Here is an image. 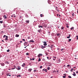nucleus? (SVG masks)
Returning <instances> with one entry per match:
<instances>
[{"label":"nucleus","instance_id":"f03ea898","mask_svg":"<svg viewBox=\"0 0 78 78\" xmlns=\"http://www.w3.org/2000/svg\"><path fill=\"white\" fill-rule=\"evenodd\" d=\"M42 56V54H39L38 55V58H40L41 56Z\"/></svg>","mask_w":78,"mask_h":78},{"label":"nucleus","instance_id":"ddd939ff","mask_svg":"<svg viewBox=\"0 0 78 78\" xmlns=\"http://www.w3.org/2000/svg\"><path fill=\"white\" fill-rule=\"evenodd\" d=\"M47 45V44L46 42L44 43V46H46V45Z\"/></svg>","mask_w":78,"mask_h":78},{"label":"nucleus","instance_id":"e2e57ef3","mask_svg":"<svg viewBox=\"0 0 78 78\" xmlns=\"http://www.w3.org/2000/svg\"><path fill=\"white\" fill-rule=\"evenodd\" d=\"M54 72H56V71H54Z\"/></svg>","mask_w":78,"mask_h":78},{"label":"nucleus","instance_id":"de8ad7c7","mask_svg":"<svg viewBox=\"0 0 78 78\" xmlns=\"http://www.w3.org/2000/svg\"><path fill=\"white\" fill-rule=\"evenodd\" d=\"M6 63H7V64H9V62H6Z\"/></svg>","mask_w":78,"mask_h":78},{"label":"nucleus","instance_id":"c85d7f7f","mask_svg":"<svg viewBox=\"0 0 78 78\" xmlns=\"http://www.w3.org/2000/svg\"><path fill=\"white\" fill-rule=\"evenodd\" d=\"M0 23H3V21H0Z\"/></svg>","mask_w":78,"mask_h":78},{"label":"nucleus","instance_id":"bf43d9fd","mask_svg":"<svg viewBox=\"0 0 78 78\" xmlns=\"http://www.w3.org/2000/svg\"><path fill=\"white\" fill-rule=\"evenodd\" d=\"M76 37H78V36H76Z\"/></svg>","mask_w":78,"mask_h":78},{"label":"nucleus","instance_id":"5fc2aeb1","mask_svg":"<svg viewBox=\"0 0 78 78\" xmlns=\"http://www.w3.org/2000/svg\"><path fill=\"white\" fill-rule=\"evenodd\" d=\"M20 42L21 43H22V41H20Z\"/></svg>","mask_w":78,"mask_h":78},{"label":"nucleus","instance_id":"603ef678","mask_svg":"<svg viewBox=\"0 0 78 78\" xmlns=\"http://www.w3.org/2000/svg\"><path fill=\"white\" fill-rule=\"evenodd\" d=\"M67 66H68V67H69V66H70V65H67Z\"/></svg>","mask_w":78,"mask_h":78},{"label":"nucleus","instance_id":"aec40b11","mask_svg":"<svg viewBox=\"0 0 78 78\" xmlns=\"http://www.w3.org/2000/svg\"><path fill=\"white\" fill-rule=\"evenodd\" d=\"M16 36L17 37H19V35L16 34Z\"/></svg>","mask_w":78,"mask_h":78},{"label":"nucleus","instance_id":"0e129e2a","mask_svg":"<svg viewBox=\"0 0 78 78\" xmlns=\"http://www.w3.org/2000/svg\"><path fill=\"white\" fill-rule=\"evenodd\" d=\"M53 58H56V57H54V56H53Z\"/></svg>","mask_w":78,"mask_h":78},{"label":"nucleus","instance_id":"a878e982","mask_svg":"<svg viewBox=\"0 0 78 78\" xmlns=\"http://www.w3.org/2000/svg\"><path fill=\"white\" fill-rule=\"evenodd\" d=\"M5 37H6V35H4L3 37L4 38H5Z\"/></svg>","mask_w":78,"mask_h":78},{"label":"nucleus","instance_id":"8fccbe9b","mask_svg":"<svg viewBox=\"0 0 78 78\" xmlns=\"http://www.w3.org/2000/svg\"><path fill=\"white\" fill-rule=\"evenodd\" d=\"M28 39H31V38H30V37H28Z\"/></svg>","mask_w":78,"mask_h":78},{"label":"nucleus","instance_id":"69168bd1","mask_svg":"<svg viewBox=\"0 0 78 78\" xmlns=\"http://www.w3.org/2000/svg\"><path fill=\"white\" fill-rule=\"evenodd\" d=\"M76 39H77V40H78V37Z\"/></svg>","mask_w":78,"mask_h":78},{"label":"nucleus","instance_id":"2eb2a0df","mask_svg":"<svg viewBox=\"0 0 78 78\" xmlns=\"http://www.w3.org/2000/svg\"><path fill=\"white\" fill-rule=\"evenodd\" d=\"M61 62V60L60 59H58V63H59V62Z\"/></svg>","mask_w":78,"mask_h":78},{"label":"nucleus","instance_id":"864d4df0","mask_svg":"<svg viewBox=\"0 0 78 78\" xmlns=\"http://www.w3.org/2000/svg\"><path fill=\"white\" fill-rule=\"evenodd\" d=\"M76 73H78V71L76 72Z\"/></svg>","mask_w":78,"mask_h":78},{"label":"nucleus","instance_id":"4c0bfd02","mask_svg":"<svg viewBox=\"0 0 78 78\" xmlns=\"http://www.w3.org/2000/svg\"><path fill=\"white\" fill-rule=\"evenodd\" d=\"M23 41H24V42H25V40L24 39H23Z\"/></svg>","mask_w":78,"mask_h":78},{"label":"nucleus","instance_id":"f3484780","mask_svg":"<svg viewBox=\"0 0 78 78\" xmlns=\"http://www.w3.org/2000/svg\"><path fill=\"white\" fill-rule=\"evenodd\" d=\"M70 34H69V37H67V38L69 39V38H70Z\"/></svg>","mask_w":78,"mask_h":78},{"label":"nucleus","instance_id":"7ed1b4c3","mask_svg":"<svg viewBox=\"0 0 78 78\" xmlns=\"http://www.w3.org/2000/svg\"><path fill=\"white\" fill-rule=\"evenodd\" d=\"M41 48H42V49H44V48H46V47L45 46L42 45L41 46Z\"/></svg>","mask_w":78,"mask_h":78},{"label":"nucleus","instance_id":"e433bc0d","mask_svg":"<svg viewBox=\"0 0 78 78\" xmlns=\"http://www.w3.org/2000/svg\"><path fill=\"white\" fill-rule=\"evenodd\" d=\"M9 50H7V52H9Z\"/></svg>","mask_w":78,"mask_h":78},{"label":"nucleus","instance_id":"a211bd4d","mask_svg":"<svg viewBox=\"0 0 78 78\" xmlns=\"http://www.w3.org/2000/svg\"><path fill=\"white\" fill-rule=\"evenodd\" d=\"M30 60L31 61V60H33V61H34V58H32V59L30 58Z\"/></svg>","mask_w":78,"mask_h":78},{"label":"nucleus","instance_id":"09e8293b","mask_svg":"<svg viewBox=\"0 0 78 78\" xmlns=\"http://www.w3.org/2000/svg\"><path fill=\"white\" fill-rule=\"evenodd\" d=\"M34 72H36V70H34Z\"/></svg>","mask_w":78,"mask_h":78},{"label":"nucleus","instance_id":"f704fd0d","mask_svg":"<svg viewBox=\"0 0 78 78\" xmlns=\"http://www.w3.org/2000/svg\"><path fill=\"white\" fill-rule=\"evenodd\" d=\"M68 77L69 78H72V77H71V76H68Z\"/></svg>","mask_w":78,"mask_h":78},{"label":"nucleus","instance_id":"393cba45","mask_svg":"<svg viewBox=\"0 0 78 78\" xmlns=\"http://www.w3.org/2000/svg\"><path fill=\"white\" fill-rule=\"evenodd\" d=\"M41 61V58H39V59L38 61Z\"/></svg>","mask_w":78,"mask_h":78},{"label":"nucleus","instance_id":"a18cd8bd","mask_svg":"<svg viewBox=\"0 0 78 78\" xmlns=\"http://www.w3.org/2000/svg\"><path fill=\"white\" fill-rule=\"evenodd\" d=\"M43 43H45L46 42H47L46 41L45 42L44 41L43 42Z\"/></svg>","mask_w":78,"mask_h":78},{"label":"nucleus","instance_id":"72a5a7b5","mask_svg":"<svg viewBox=\"0 0 78 78\" xmlns=\"http://www.w3.org/2000/svg\"><path fill=\"white\" fill-rule=\"evenodd\" d=\"M48 3H49V4H50V1H48Z\"/></svg>","mask_w":78,"mask_h":78},{"label":"nucleus","instance_id":"f8f14e48","mask_svg":"<svg viewBox=\"0 0 78 78\" xmlns=\"http://www.w3.org/2000/svg\"><path fill=\"white\" fill-rule=\"evenodd\" d=\"M47 25L46 24H44L43 25V26L44 27H45V28H46V27H47Z\"/></svg>","mask_w":78,"mask_h":78},{"label":"nucleus","instance_id":"680f3d73","mask_svg":"<svg viewBox=\"0 0 78 78\" xmlns=\"http://www.w3.org/2000/svg\"><path fill=\"white\" fill-rule=\"evenodd\" d=\"M2 41L3 42H4V41L3 40H2Z\"/></svg>","mask_w":78,"mask_h":78},{"label":"nucleus","instance_id":"a19ab883","mask_svg":"<svg viewBox=\"0 0 78 78\" xmlns=\"http://www.w3.org/2000/svg\"><path fill=\"white\" fill-rule=\"evenodd\" d=\"M72 70H73V68L71 69V70L70 71L71 72H72Z\"/></svg>","mask_w":78,"mask_h":78},{"label":"nucleus","instance_id":"338daca9","mask_svg":"<svg viewBox=\"0 0 78 78\" xmlns=\"http://www.w3.org/2000/svg\"><path fill=\"white\" fill-rule=\"evenodd\" d=\"M9 76H11V75H9Z\"/></svg>","mask_w":78,"mask_h":78},{"label":"nucleus","instance_id":"37998d69","mask_svg":"<svg viewBox=\"0 0 78 78\" xmlns=\"http://www.w3.org/2000/svg\"><path fill=\"white\" fill-rule=\"evenodd\" d=\"M73 14H74V13H73V14H72V16H74V15H73Z\"/></svg>","mask_w":78,"mask_h":78},{"label":"nucleus","instance_id":"7c9ffc66","mask_svg":"<svg viewBox=\"0 0 78 78\" xmlns=\"http://www.w3.org/2000/svg\"><path fill=\"white\" fill-rule=\"evenodd\" d=\"M71 39H69V40L68 41V42H70L71 41Z\"/></svg>","mask_w":78,"mask_h":78},{"label":"nucleus","instance_id":"cd10ccee","mask_svg":"<svg viewBox=\"0 0 78 78\" xmlns=\"http://www.w3.org/2000/svg\"><path fill=\"white\" fill-rule=\"evenodd\" d=\"M6 75L7 76H9V74L8 73H7L6 74Z\"/></svg>","mask_w":78,"mask_h":78},{"label":"nucleus","instance_id":"49530a36","mask_svg":"<svg viewBox=\"0 0 78 78\" xmlns=\"http://www.w3.org/2000/svg\"><path fill=\"white\" fill-rule=\"evenodd\" d=\"M47 59H49V57H47Z\"/></svg>","mask_w":78,"mask_h":78},{"label":"nucleus","instance_id":"6e6552de","mask_svg":"<svg viewBox=\"0 0 78 78\" xmlns=\"http://www.w3.org/2000/svg\"><path fill=\"white\" fill-rule=\"evenodd\" d=\"M29 42H34V41L33 40H31L29 41Z\"/></svg>","mask_w":78,"mask_h":78},{"label":"nucleus","instance_id":"bb28decb","mask_svg":"<svg viewBox=\"0 0 78 78\" xmlns=\"http://www.w3.org/2000/svg\"><path fill=\"white\" fill-rule=\"evenodd\" d=\"M59 35H60V34H57V36H59Z\"/></svg>","mask_w":78,"mask_h":78},{"label":"nucleus","instance_id":"9b49d317","mask_svg":"<svg viewBox=\"0 0 78 78\" xmlns=\"http://www.w3.org/2000/svg\"><path fill=\"white\" fill-rule=\"evenodd\" d=\"M43 71H45L46 72H47V69H43Z\"/></svg>","mask_w":78,"mask_h":78},{"label":"nucleus","instance_id":"0eeeda50","mask_svg":"<svg viewBox=\"0 0 78 78\" xmlns=\"http://www.w3.org/2000/svg\"><path fill=\"white\" fill-rule=\"evenodd\" d=\"M8 36H6V38L5 39V41H8Z\"/></svg>","mask_w":78,"mask_h":78},{"label":"nucleus","instance_id":"c9c22d12","mask_svg":"<svg viewBox=\"0 0 78 78\" xmlns=\"http://www.w3.org/2000/svg\"><path fill=\"white\" fill-rule=\"evenodd\" d=\"M64 49L63 48L62 49L61 51H63L64 50Z\"/></svg>","mask_w":78,"mask_h":78},{"label":"nucleus","instance_id":"473e14b6","mask_svg":"<svg viewBox=\"0 0 78 78\" xmlns=\"http://www.w3.org/2000/svg\"><path fill=\"white\" fill-rule=\"evenodd\" d=\"M26 18H28V17H29L27 15L26 16Z\"/></svg>","mask_w":78,"mask_h":78},{"label":"nucleus","instance_id":"dca6fc26","mask_svg":"<svg viewBox=\"0 0 78 78\" xmlns=\"http://www.w3.org/2000/svg\"><path fill=\"white\" fill-rule=\"evenodd\" d=\"M1 65L2 66H5V64L2 63Z\"/></svg>","mask_w":78,"mask_h":78},{"label":"nucleus","instance_id":"ea45409f","mask_svg":"<svg viewBox=\"0 0 78 78\" xmlns=\"http://www.w3.org/2000/svg\"><path fill=\"white\" fill-rule=\"evenodd\" d=\"M40 69H42V66H41L40 67Z\"/></svg>","mask_w":78,"mask_h":78},{"label":"nucleus","instance_id":"774afa93","mask_svg":"<svg viewBox=\"0 0 78 78\" xmlns=\"http://www.w3.org/2000/svg\"><path fill=\"white\" fill-rule=\"evenodd\" d=\"M53 45H51V47H53Z\"/></svg>","mask_w":78,"mask_h":78},{"label":"nucleus","instance_id":"c756f323","mask_svg":"<svg viewBox=\"0 0 78 78\" xmlns=\"http://www.w3.org/2000/svg\"><path fill=\"white\" fill-rule=\"evenodd\" d=\"M73 28H73V27H71V29L72 30H73Z\"/></svg>","mask_w":78,"mask_h":78},{"label":"nucleus","instance_id":"1a4fd4ad","mask_svg":"<svg viewBox=\"0 0 78 78\" xmlns=\"http://www.w3.org/2000/svg\"><path fill=\"white\" fill-rule=\"evenodd\" d=\"M73 76H76V74H75V72H73Z\"/></svg>","mask_w":78,"mask_h":78},{"label":"nucleus","instance_id":"4be33fe9","mask_svg":"<svg viewBox=\"0 0 78 78\" xmlns=\"http://www.w3.org/2000/svg\"><path fill=\"white\" fill-rule=\"evenodd\" d=\"M14 68L12 69V70H14V69H15V68H16V67L15 66H14Z\"/></svg>","mask_w":78,"mask_h":78},{"label":"nucleus","instance_id":"9d476101","mask_svg":"<svg viewBox=\"0 0 78 78\" xmlns=\"http://www.w3.org/2000/svg\"><path fill=\"white\" fill-rule=\"evenodd\" d=\"M26 23H29L30 22L29 21V20H27L26 21Z\"/></svg>","mask_w":78,"mask_h":78},{"label":"nucleus","instance_id":"13d9d810","mask_svg":"<svg viewBox=\"0 0 78 78\" xmlns=\"http://www.w3.org/2000/svg\"><path fill=\"white\" fill-rule=\"evenodd\" d=\"M27 46H29V44H28Z\"/></svg>","mask_w":78,"mask_h":78},{"label":"nucleus","instance_id":"58836bf2","mask_svg":"<svg viewBox=\"0 0 78 78\" xmlns=\"http://www.w3.org/2000/svg\"><path fill=\"white\" fill-rule=\"evenodd\" d=\"M48 70H50V67H48L47 69Z\"/></svg>","mask_w":78,"mask_h":78},{"label":"nucleus","instance_id":"5701e85b","mask_svg":"<svg viewBox=\"0 0 78 78\" xmlns=\"http://www.w3.org/2000/svg\"><path fill=\"white\" fill-rule=\"evenodd\" d=\"M38 32H39V33H41V30H38Z\"/></svg>","mask_w":78,"mask_h":78},{"label":"nucleus","instance_id":"4468645a","mask_svg":"<svg viewBox=\"0 0 78 78\" xmlns=\"http://www.w3.org/2000/svg\"><path fill=\"white\" fill-rule=\"evenodd\" d=\"M38 27L39 28H43V27L42 26H38Z\"/></svg>","mask_w":78,"mask_h":78},{"label":"nucleus","instance_id":"20e7f679","mask_svg":"<svg viewBox=\"0 0 78 78\" xmlns=\"http://www.w3.org/2000/svg\"><path fill=\"white\" fill-rule=\"evenodd\" d=\"M28 44V42H25L24 44V46H25L26 45H27V44Z\"/></svg>","mask_w":78,"mask_h":78},{"label":"nucleus","instance_id":"79ce46f5","mask_svg":"<svg viewBox=\"0 0 78 78\" xmlns=\"http://www.w3.org/2000/svg\"><path fill=\"white\" fill-rule=\"evenodd\" d=\"M66 27L67 28H69V26H68V25L66 26Z\"/></svg>","mask_w":78,"mask_h":78},{"label":"nucleus","instance_id":"423d86ee","mask_svg":"<svg viewBox=\"0 0 78 78\" xmlns=\"http://www.w3.org/2000/svg\"><path fill=\"white\" fill-rule=\"evenodd\" d=\"M26 65L25 64V63H24L23 65H22V67H25Z\"/></svg>","mask_w":78,"mask_h":78},{"label":"nucleus","instance_id":"c03bdc74","mask_svg":"<svg viewBox=\"0 0 78 78\" xmlns=\"http://www.w3.org/2000/svg\"><path fill=\"white\" fill-rule=\"evenodd\" d=\"M63 78H66V76H63Z\"/></svg>","mask_w":78,"mask_h":78},{"label":"nucleus","instance_id":"2f4dec72","mask_svg":"<svg viewBox=\"0 0 78 78\" xmlns=\"http://www.w3.org/2000/svg\"><path fill=\"white\" fill-rule=\"evenodd\" d=\"M26 55H29V53H26Z\"/></svg>","mask_w":78,"mask_h":78},{"label":"nucleus","instance_id":"412c9836","mask_svg":"<svg viewBox=\"0 0 78 78\" xmlns=\"http://www.w3.org/2000/svg\"><path fill=\"white\" fill-rule=\"evenodd\" d=\"M31 70H32V69H29V72H31Z\"/></svg>","mask_w":78,"mask_h":78},{"label":"nucleus","instance_id":"6ab92c4d","mask_svg":"<svg viewBox=\"0 0 78 78\" xmlns=\"http://www.w3.org/2000/svg\"><path fill=\"white\" fill-rule=\"evenodd\" d=\"M40 16L41 17H43V15H42V14H41Z\"/></svg>","mask_w":78,"mask_h":78},{"label":"nucleus","instance_id":"f257e3e1","mask_svg":"<svg viewBox=\"0 0 78 78\" xmlns=\"http://www.w3.org/2000/svg\"><path fill=\"white\" fill-rule=\"evenodd\" d=\"M20 69H21V67L20 66H18V67L17 68V69L18 70H20Z\"/></svg>","mask_w":78,"mask_h":78},{"label":"nucleus","instance_id":"3c124183","mask_svg":"<svg viewBox=\"0 0 78 78\" xmlns=\"http://www.w3.org/2000/svg\"><path fill=\"white\" fill-rule=\"evenodd\" d=\"M19 76H20V75H19V76H17V77H18Z\"/></svg>","mask_w":78,"mask_h":78},{"label":"nucleus","instance_id":"052dcab7","mask_svg":"<svg viewBox=\"0 0 78 78\" xmlns=\"http://www.w3.org/2000/svg\"><path fill=\"white\" fill-rule=\"evenodd\" d=\"M51 48H53V47H52L51 46Z\"/></svg>","mask_w":78,"mask_h":78},{"label":"nucleus","instance_id":"39448f33","mask_svg":"<svg viewBox=\"0 0 78 78\" xmlns=\"http://www.w3.org/2000/svg\"><path fill=\"white\" fill-rule=\"evenodd\" d=\"M3 17L4 18V19H7V17H6V16L5 15H4L3 16Z\"/></svg>","mask_w":78,"mask_h":78},{"label":"nucleus","instance_id":"4d7b16f0","mask_svg":"<svg viewBox=\"0 0 78 78\" xmlns=\"http://www.w3.org/2000/svg\"><path fill=\"white\" fill-rule=\"evenodd\" d=\"M64 75H65V76H66V75L65 74H64Z\"/></svg>","mask_w":78,"mask_h":78},{"label":"nucleus","instance_id":"6e6d98bb","mask_svg":"<svg viewBox=\"0 0 78 78\" xmlns=\"http://www.w3.org/2000/svg\"><path fill=\"white\" fill-rule=\"evenodd\" d=\"M27 47V46H26V47H24L25 48H26V47Z\"/></svg>","mask_w":78,"mask_h":78},{"label":"nucleus","instance_id":"b1692460","mask_svg":"<svg viewBox=\"0 0 78 78\" xmlns=\"http://www.w3.org/2000/svg\"><path fill=\"white\" fill-rule=\"evenodd\" d=\"M61 30H63V29H64V27H61Z\"/></svg>","mask_w":78,"mask_h":78}]
</instances>
